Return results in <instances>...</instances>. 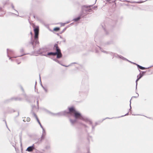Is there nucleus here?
<instances>
[{
  "mask_svg": "<svg viewBox=\"0 0 153 153\" xmlns=\"http://www.w3.org/2000/svg\"><path fill=\"white\" fill-rule=\"evenodd\" d=\"M137 97H135V96H134V97H132H132H135V98H137V97H138V96H139V94L138 93H137Z\"/></svg>",
  "mask_w": 153,
  "mask_h": 153,
  "instance_id": "nucleus-38",
  "label": "nucleus"
},
{
  "mask_svg": "<svg viewBox=\"0 0 153 153\" xmlns=\"http://www.w3.org/2000/svg\"><path fill=\"white\" fill-rule=\"evenodd\" d=\"M34 31L35 33V45L38 44L39 43L38 39L39 32V29L38 27H36V28H35L34 29Z\"/></svg>",
  "mask_w": 153,
  "mask_h": 153,
  "instance_id": "nucleus-2",
  "label": "nucleus"
},
{
  "mask_svg": "<svg viewBox=\"0 0 153 153\" xmlns=\"http://www.w3.org/2000/svg\"><path fill=\"white\" fill-rule=\"evenodd\" d=\"M87 149L88 150V152L87 153H90L89 149Z\"/></svg>",
  "mask_w": 153,
  "mask_h": 153,
  "instance_id": "nucleus-46",
  "label": "nucleus"
},
{
  "mask_svg": "<svg viewBox=\"0 0 153 153\" xmlns=\"http://www.w3.org/2000/svg\"><path fill=\"white\" fill-rule=\"evenodd\" d=\"M84 126L85 127H86V126L85 125H84Z\"/></svg>",
  "mask_w": 153,
  "mask_h": 153,
  "instance_id": "nucleus-56",
  "label": "nucleus"
},
{
  "mask_svg": "<svg viewBox=\"0 0 153 153\" xmlns=\"http://www.w3.org/2000/svg\"><path fill=\"white\" fill-rule=\"evenodd\" d=\"M138 76H139V75H138L137 76V79L136 80V81H135L136 83V89H137V81L140 79H139V78H138Z\"/></svg>",
  "mask_w": 153,
  "mask_h": 153,
  "instance_id": "nucleus-20",
  "label": "nucleus"
},
{
  "mask_svg": "<svg viewBox=\"0 0 153 153\" xmlns=\"http://www.w3.org/2000/svg\"><path fill=\"white\" fill-rule=\"evenodd\" d=\"M63 66H66V67H68V66H65V65H63Z\"/></svg>",
  "mask_w": 153,
  "mask_h": 153,
  "instance_id": "nucleus-51",
  "label": "nucleus"
},
{
  "mask_svg": "<svg viewBox=\"0 0 153 153\" xmlns=\"http://www.w3.org/2000/svg\"><path fill=\"white\" fill-rule=\"evenodd\" d=\"M92 6V5H84L82 6L81 7L82 12L84 13L85 11L86 12L91 11V9L90 8V7Z\"/></svg>",
  "mask_w": 153,
  "mask_h": 153,
  "instance_id": "nucleus-5",
  "label": "nucleus"
},
{
  "mask_svg": "<svg viewBox=\"0 0 153 153\" xmlns=\"http://www.w3.org/2000/svg\"><path fill=\"white\" fill-rule=\"evenodd\" d=\"M15 53L14 51L10 49H7V56L9 58V59H10L11 61H13V60L11 59V57L9 56V55H11Z\"/></svg>",
  "mask_w": 153,
  "mask_h": 153,
  "instance_id": "nucleus-6",
  "label": "nucleus"
},
{
  "mask_svg": "<svg viewBox=\"0 0 153 153\" xmlns=\"http://www.w3.org/2000/svg\"><path fill=\"white\" fill-rule=\"evenodd\" d=\"M136 65H137V66L138 68H140V69H141V70H144V69H146L149 68H150L153 66V65H152L149 67L146 68H145L144 67H142V66L140 65H139L137 64H136Z\"/></svg>",
  "mask_w": 153,
  "mask_h": 153,
  "instance_id": "nucleus-12",
  "label": "nucleus"
},
{
  "mask_svg": "<svg viewBox=\"0 0 153 153\" xmlns=\"http://www.w3.org/2000/svg\"><path fill=\"white\" fill-rule=\"evenodd\" d=\"M96 52L97 53V52H98V51H97V50H96Z\"/></svg>",
  "mask_w": 153,
  "mask_h": 153,
  "instance_id": "nucleus-53",
  "label": "nucleus"
},
{
  "mask_svg": "<svg viewBox=\"0 0 153 153\" xmlns=\"http://www.w3.org/2000/svg\"><path fill=\"white\" fill-rule=\"evenodd\" d=\"M36 82L35 84H36Z\"/></svg>",
  "mask_w": 153,
  "mask_h": 153,
  "instance_id": "nucleus-57",
  "label": "nucleus"
},
{
  "mask_svg": "<svg viewBox=\"0 0 153 153\" xmlns=\"http://www.w3.org/2000/svg\"><path fill=\"white\" fill-rule=\"evenodd\" d=\"M128 61V62H131V63H132V62H131V61H129H129Z\"/></svg>",
  "mask_w": 153,
  "mask_h": 153,
  "instance_id": "nucleus-52",
  "label": "nucleus"
},
{
  "mask_svg": "<svg viewBox=\"0 0 153 153\" xmlns=\"http://www.w3.org/2000/svg\"><path fill=\"white\" fill-rule=\"evenodd\" d=\"M87 123H88L89 124H90L89 122L88 121V122H86ZM90 125H91V126H92V130H94V127L93 126V125H92V124H90Z\"/></svg>",
  "mask_w": 153,
  "mask_h": 153,
  "instance_id": "nucleus-23",
  "label": "nucleus"
},
{
  "mask_svg": "<svg viewBox=\"0 0 153 153\" xmlns=\"http://www.w3.org/2000/svg\"><path fill=\"white\" fill-rule=\"evenodd\" d=\"M46 135V132L45 131V130L44 129H42V134L41 136V140H43Z\"/></svg>",
  "mask_w": 153,
  "mask_h": 153,
  "instance_id": "nucleus-8",
  "label": "nucleus"
},
{
  "mask_svg": "<svg viewBox=\"0 0 153 153\" xmlns=\"http://www.w3.org/2000/svg\"><path fill=\"white\" fill-rule=\"evenodd\" d=\"M104 30H105V32H106V30L105 29V28H104ZM106 34H108V33H107V32H106Z\"/></svg>",
  "mask_w": 153,
  "mask_h": 153,
  "instance_id": "nucleus-44",
  "label": "nucleus"
},
{
  "mask_svg": "<svg viewBox=\"0 0 153 153\" xmlns=\"http://www.w3.org/2000/svg\"><path fill=\"white\" fill-rule=\"evenodd\" d=\"M74 117L76 119H79L85 122H88V121L90 124H91L92 123V122L90 120L86 117L82 116L81 114L79 112L76 111L74 113Z\"/></svg>",
  "mask_w": 153,
  "mask_h": 153,
  "instance_id": "nucleus-1",
  "label": "nucleus"
},
{
  "mask_svg": "<svg viewBox=\"0 0 153 153\" xmlns=\"http://www.w3.org/2000/svg\"><path fill=\"white\" fill-rule=\"evenodd\" d=\"M98 47V48L102 52L104 53H109L111 55L113 56V58L114 57H115V56H117V54H116L115 53H112V52L108 53L105 51L103 50L100 47Z\"/></svg>",
  "mask_w": 153,
  "mask_h": 153,
  "instance_id": "nucleus-7",
  "label": "nucleus"
},
{
  "mask_svg": "<svg viewBox=\"0 0 153 153\" xmlns=\"http://www.w3.org/2000/svg\"><path fill=\"white\" fill-rule=\"evenodd\" d=\"M60 38L63 40V41L64 42H65L66 40L65 38H63L61 36H60Z\"/></svg>",
  "mask_w": 153,
  "mask_h": 153,
  "instance_id": "nucleus-25",
  "label": "nucleus"
},
{
  "mask_svg": "<svg viewBox=\"0 0 153 153\" xmlns=\"http://www.w3.org/2000/svg\"><path fill=\"white\" fill-rule=\"evenodd\" d=\"M26 54H22V55H21L20 56H14V57H14V58H16L17 57H19V56H21L24 55H25Z\"/></svg>",
  "mask_w": 153,
  "mask_h": 153,
  "instance_id": "nucleus-29",
  "label": "nucleus"
},
{
  "mask_svg": "<svg viewBox=\"0 0 153 153\" xmlns=\"http://www.w3.org/2000/svg\"><path fill=\"white\" fill-rule=\"evenodd\" d=\"M36 119L37 121L38 122V123L39 122H40V121H39V120L38 117L37 118H36Z\"/></svg>",
  "mask_w": 153,
  "mask_h": 153,
  "instance_id": "nucleus-35",
  "label": "nucleus"
},
{
  "mask_svg": "<svg viewBox=\"0 0 153 153\" xmlns=\"http://www.w3.org/2000/svg\"><path fill=\"white\" fill-rule=\"evenodd\" d=\"M81 15H80V16H79L78 17L74 19H73V20L75 22H77V21H78L81 19Z\"/></svg>",
  "mask_w": 153,
  "mask_h": 153,
  "instance_id": "nucleus-17",
  "label": "nucleus"
},
{
  "mask_svg": "<svg viewBox=\"0 0 153 153\" xmlns=\"http://www.w3.org/2000/svg\"><path fill=\"white\" fill-rule=\"evenodd\" d=\"M70 121L71 124L72 125H73L75 123H76V122L77 120L76 119H75L74 120H72L71 119H70Z\"/></svg>",
  "mask_w": 153,
  "mask_h": 153,
  "instance_id": "nucleus-16",
  "label": "nucleus"
},
{
  "mask_svg": "<svg viewBox=\"0 0 153 153\" xmlns=\"http://www.w3.org/2000/svg\"><path fill=\"white\" fill-rule=\"evenodd\" d=\"M128 114V112L127 113V114H125V115H124L121 116V117H123L127 115Z\"/></svg>",
  "mask_w": 153,
  "mask_h": 153,
  "instance_id": "nucleus-37",
  "label": "nucleus"
},
{
  "mask_svg": "<svg viewBox=\"0 0 153 153\" xmlns=\"http://www.w3.org/2000/svg\"><path fill=\"white\" fill-rule=\"evenodd\" d=\"M39 81H40V85H41V86L43 88V87H44L43 86V85H42V82H41V78L40 75V74H39Z\"/></svg>",
  "mask_w": 153,
  "mask_h": 153,
  "instance_id": "nucleus-21",
  "label": "nucleus"
},
{
  "mask_svg": "<svg viewBox=\"0 0 153 153\" xmlns=\"http://www.w3.org/2000/svg\"><path fill=\"white\" fill-rule=\"evenodd\" d=\"M56 55H57V58H60L62 56V54L61 52H60L59 53L57 51L55 52H51L47 53V56L48 55L54 56Z\"/></svg>",
  "mask_w": 153,
  "mask_h": 153,
  "instance_id": "nucleus-4",
  "label": "nucleus"
},
{
  "mask_svg": "<svg viewBox=\"0 0 153 153\" xmlns=\"http://www.w3.org/2000/svg\"><path fill=\"white\" fill-rule=\"evenodd\" d=\"M50 148V147L49 146H48V147H46V149H48V148Z\"/></svg>",
  "mask_w": 153,
  "mask_h": 153,
  "instance_id": "nucleus-47",
  "label": "nucleus"
},
{
  "mask_svg": "<svg viewBox=\"0 0 153 153\" xmlns=\"http://www.w3.org/2000/svg\"><path fill=\"white\" fill-rule=\"evenodd\" d=\"M144 1H142V2H134L137 3H141L143 2H144Z\"/></svg>",
  "mask_w": 153,
  "mask_h": 153,
  "instance_id": "nucleus-43",
  "label": "nucleus"
},
{
  "mask_svg": "<svg viewBox=\"0 0 153 153\" xmlns=\"http://www.w3.org/2000/svg\"><path fill=\"white\" fill-rule=\"evenodd\" d=\"M68 109L69 111H68L69 112V113L72 112H74L75 113L76 112L75 110L74 109V108L73 107L69 108Z\"/></svg>",
  "mask_w": 153,
  "mask_h": 153,
  "instance_id": "nucleus-14",
  "label": "nucleus"
},
{
  "mask_svg": "<svg viewBox=\"0 0 153 153\" xmlns=\"http://www.w3.org/2000/svg\"><path fill=\"white\" fill-rule=\"evenodd\" d=\"M146 72V71H142V73H140L139 75L138 78L139 79H140L144 75V74Z\"/></svg>",
  "mask_w": 153,
  "mask_h": 153,
  "instance_id": "nucleus-15",
  "label": "nucleus"
},
{
  "mask_svg": "<svg viewBox=\"0 0 153 153\" xmlns=\"http://www.w3.org/2000/svg\"><path fill=\"white\" fill-rule=\"evenodd\" d=\"M32 113L33 114L34 116V117H35L36 118L37 117V115H36V114L34 112H32Z\"/></svg>",
  "mask_w": 153,
  "mask_h": 153,
  "instance_id": "nucleus-26",
  "label": "nucleus"
},
{
  "mask_svg": "<svg viewBox=\"0 0 153 153\" xmlns=\"http://www.w3.org/2000/svg\"><path fill=\"white\" fill-rule=\"evenodd\" d=\"M54 47L56 48V51L58 52L59 53L60 52H61L60 50L58 48V45L57 44H55L54 45Z\"/></svg>",
  "mask_w": 153,
  "mask_h": 153,
  "instance_id": "nucleus-13",
  "label": "nucleus"
},
{
  "mask_svg": "<svg viewBox=\"0 0 153 153\" xmlns=\"http://www.w3.org/2000/svg\"><path fill=\"white\" fill-rule=\"evenodd\" d=\"M16 61L18 64H19L21 63V62H20V61H19V62H17V59L16 60Z\"/></svg>",
  "mask_w": 153,
  "mask_h": 153,
  "instance_id": "nucleus-39",
  "label": "nucleus"
},
{
  "mask_svg": "<svg viewBox=\"0 0 153 153\" xmlns=\"http://www.w3.org/2000/svg\"><path fill=\"white\" fill-rule=\"evenodd\" d=\"M117 58H119L120 59H122L123 60H126L127 61H129V60L126 59V58H125V57H123L122 56L120 55H119L118 54L117 55V56H115Z\"/></svg>",
  "mask_w": 153,
  "mask_h": 153,
  "instance_id": "nucleus-11",
  "label": "nucleus"
},
{
  "mask_svg": "<svg viewBox=\"0 0 153 153\" xmlns=\"http://www.w3.org/2000/svg\"><path fill=\"white\" fill-rule=\"evenodd\" d=\"M131 99L130 100V108L129 109V110H130L131 109Z\"/></svg>",
  "mask_w": 153,
  "mask_h": 153,
  "instance_id": "nucleus-32",
  "label": "nucleus"
},
{
  "mask_svg": "<svg viewBox=\"0 0 153 153\" xmlns=\"http://www.w3.org/2000/svg\"><path fill=\"white\" fill-rule=\"evenodd\" d=\"M54 60L55 61H56V62H57V63H59V64H60L59 61V60H58L56 59H54Z\"/></svg>",
  "mask_w": 153,
  "mask_h": 153,
  "instance_id": "nucleus-31",
  "label": "nucleus"
},
{
  "mask_svg": "<svg viewBox=\"0 0 153 153\" xmlns=\"http://www.w3.org/2000/svg\"><path fill=\"white\" fill-rule=\"evenodd\" d=\"M7 128H8L7 127Z\"/></svg>",
  "mask_w": 153,
  "mask_h": 153,
  "instance_id": "nucleus-58",
  "label": "nucleus"
},
{
  "mask_svg": "<svg viewBox=\"0 0 153 153\" xmlns=\"http://www.w3.org/2000/svg\"><path fill=\"white\" fill-rule=\"evenodd\" d=\"M36 119L37 121L38 122V123L39 122H40V121H39V120L38 117L37 118H36Z\"/></svg>",
  "mask_w": 153,
  "mask_h": 153,
  "instance_id": "nucleus-36",
  "label": "nucleus"
},
{
  "mask_svg": "<svg viewBox=\"0 0 153 153\" xmlns=\"http://www.w3.org/2000/svg\"><path fill=\"white\" fill-rule=\"evenodd\" d=\"M65 24V23H62L61 24V26H64Z\"/></svg>",
  "mask_w": 153,
  "mask_h": 153,
  "instance_id": "nucleus-33",
  "label": "nucleus"
},
{
  "mask_svg": "<svg viewBox=\"0 0 153 153\" xmlns=\"http://www.w3.org/2000/svg\"><path fill=\"white\" fill-rule=\"evenodd\" d=\"M24 52V50L23 49H22L21 50H20V52Z\"/></svg>",
  "mask_w": 153,
  "mask_h": 153,
  "instance_id": "nucleus-41",
  "label": "nucleus"
},
{
  "mask_svg": "<svg viewBox=\"0 0 153 153\" xmlns=\"http://www.w3.org/2000/svg\"><path fill=\"white\" fill-rule=\"evenodd\" d=\"M11 7H12V8H13V9H14V10H15L17 12V13L18 14V12L17 10H15L14 9V6H13V4H11Z\"/></svg>",
  "mask_w": 153,
  "mask_h": 153,
  "instance_id": "nucleus-24",
  "label": "nucleus"
},
{
  "mask_svg": "<svg viewBox=\"0 0 153 153\" xmlns=\"http://www.w3.org/2000/svg\"><path fill=\"white\" fill-rule=\"evenodd\" d=\"M34 149V144H33L32 146L28 147L26 149V151L29 152H31Z\"/></svg>",
  "mask_w": 153,
  "mask_h": 153,
  "instance_id": "nucleus-9",
  "label": "nucleus"
},
{
  "mask_svg": "<svg viewBox=\"0 0 153 153\" xmlns=\"http://www.w3.org/2000/svg\"><path fill=\"white\" fill-rule=\"evenodd\" d=\"M39 124L41 127L42 128V129H44V128H43V126H42L40 122L39 123Z\"/></svg>",
  "mask_w": 153,
  "mask_h": 153,
  "instance_id": "nucleus-30",
  "label": "nucleus"
},
{
  "mask_svg": "<svg viewBox=\"0 0 153 153\" xmlns=\"http://www.w3.org/2000/svg\"><path fill=\"white\" fill-rule=\"evenodd\" d=\"M66 28H65L63 30V32L64 31H65L66 30Z\"/></svg>",
  "mask_w": 153,
  "mask_h": 153,
  "instance_id": "nucleus-45",
  "label": "nucleus"
},
{
  "mask_svg": "<svg viewBox=\"0 0 153 153\" xmlns=\"http://www.w3.org/2000/svg\"><path fill=\"white\" fill-rule=\"evenodd\" d=\"M59 29H60L58 27H56L55 28L53 29V30H54L55 31H57L59 30Z\"/></svg>",
  "mask_w": 153,
  "mask_h": 153,
  "instance_id": "nucleus-22",
  "label": "nucleus"
},
{
  "mask_svg": "<svg viewBox=\"0 0 153 153\" xmlns=\"http://www.w3.org/2000/svg\"><path fill=\"white\" fill-rule=\"evenodd\" d=\"M43 89H44V90H45V92H47L48 90H47V89L46 88H45L44 87H43Z\"/></svg>",
  "mask_w": 153,
  "mask_h": 153,
  "instance_id": "nucleus-28",
  "label": "nucleus"
},
{
  "mask_svg": "<svg viewBox=\"0 0 153 153\" xmlns=\"http://www.w3.org/2000/svg\"><path fill=\"white\" fill-rule=\"evenodd\" d=\"M5 123H6V126H7V124H6V121H5Z\"/></svg>",
  "mask_w": 153,
  "mask_h": 153,
  "instance_id": "nucleus-54",
  "label": "nucleus"
},
{
  "mask_svg": "<svg viewBox=\"0 0 153 153\" xmlns=\"http://www.w3.org/2000/svg\"><path fill=\"white\" fill-rule=\"evenodd\" d=\"M62 112L63 115H65L69 113V112L66 110H65L63 111H62Z\"/></svg>",
  "mask_w": 153,
  "mask_h": 153,
  "instance_id": "nucleus-18",
  "label": "nucleus"
},
{
  "mask_svg": "<svg viewBox=\"0 0 153 153\" xmlns=\"http://www.w3.org/2000/svg\"><path fill=\"white\" fill-rule=\"evenodd\" d=\"M132 63H133V64H135V65H136V63H134V62H132Z\"/></svg>",
  "mask_w": 153,
  "mask_h": 153,
  "instance_id": "nucleus-49",
  "label": "nucleus"
},
{
  "mask_svg": "<svg viewBox=\"0 0 153 153\" xmlns=\"http://www.w3.org/2000/svg\"><path fill=\"white\" fill-rule=\"evenodd\" d=\"M54 114L55 115H58L59 116H62L63 115V113H62V111L59 112V113H57L56 114Z\"/></svg>",
  "mask_w": 153,
  "mask_h": 153,
  "instance_id": "nucleus-19",
  "label": "nucleus"
},
{
  "mask_svg": "<svg viewBox=\"0 0 153 153\" xmlns=\"http://www.w3.org/2000/svg\"><path fill=\"white\" fill-rule=\"evenodd\" d=\"M48 51V49L46 48H40L37 51V53L41 54L42 55L47 56V53Z\"/></svg>",
  "mask_w": 153,
  "mask_h": 153,
  "instance_id": "nucleus-3",
  "label": "nucleus"
},
{
  "mask_svg": "<svg viewBox=\"0 0 153 153\" xmlns=\"http://www.w3.org/2000/svg\"><path fill=\"white\" fill-rule=\"evenodd\" d=\"M20 142L21 143V144H22V137H21V136H20Z\"/></svg>",
  "mask_w": 153,
  "mask_h": 153,
  "instance_id": "nucleus-40",
  "label": "nucleus"
},
{
  "mask_svg": "<svg viewBox=\"0 0 153 153\" xmlns=\"http://www.w3.org/2000/svg\"><path fill=\"white\" fill-rule=\"evenodd\" d=\"M30 34L31 35V41L30 42V43L32 45H33V48H35V46L34 45V43H35L34 39L33 40V34L32 32H30Z\"/></svg>",
  "mask_w": 153,
  "mask_h": 153,
  "instance_id": "nucleus-10",
  "label": "nucleus"
},
{
  "mask_svg": "<svg viewBox=\"0 0 153 153\" xmlns=\"http://www.w3.org/2000/svg\"><path fill=\"white\" fill-rule=\"evenodd\" d=\"M30 118H29V117L28 118H27V122H29V121H30Z\"/></svg>",
  "mask_w": 153,
  "mask_h": 153,
  "instance_id": "nucleus-34",
  "label": "nucleus"
},
{
  "mask_svg": "<svg viewBox=\"0 0 153 153\" xmlns=\"http://www.w3.org/2000/svg\"><path fill=\"white\" fill-rule=\"evenodd\" d=\"M32 113L33 114L34 116V117H35L36 118L37 117V115H36V114L34 112H32Z\"/></svg>",
  "mask_w": 153,
  "mask_h": 153,
  "instance_id": "nucleus-27",
  "label": "nucleus"
},
{
  "mask_svg": "<svg viewBox=\"0 0 153 153\" xmlns=\"http://www.w3.org/2000/svg\"><path fill=\"white\" fill-rule=\"evenodd\" d=\"M37 103L38 105V101H37Z\"/></svg>",
  "mask_w": 153,
  "mask_h": 153,
  "instance_id": "nucleus-50",
  "label": "nucleus"
},
{
  "mask_svg": "<svg viewBox=\"0 0 153 153\" xmlns=\"http://www.w3.org/2000/svg\"><path fill=\"white\" fill-rule=\"evenodd\" d=\"M70 22V21L66 22L65 23L66 24H68Z\"/></svg>",
  "mask_w": 153,
  "mask_h": 153,
  "instance_id": "nucleus-42",
  "label": "nucleus"
},
{
  "mask_svg": "<svg viewBox=\"0 0 153 153\" xmlns=\"http://www.w3.org/2000/svg\"><path fill=\"white\" fill-rule=\"evenodd\" d=\"M107 118H108V119H112V118H108V117L106 118L105 119H107Z\"/></svg>",
  "mask_w": 153,
  "mask_h": 153,
  "instance_id": "nucleus-48",
  "label": "nucleus"
},
{
  "mask_svg": "<svg viewBox=\"0 0 153 153\" xmlns=\"http://www.w3.org/2000/svg\"><path fill=\"white\" fill-rule=\"evenodd\" d=\"M22 90L23 91V88H22Z\"/></svg>",
  "mask_w": 153,
  "mask_h": 153,
  "instance_id": "nucleus-55",
  "label": "nucleus"
}]
</instances>
